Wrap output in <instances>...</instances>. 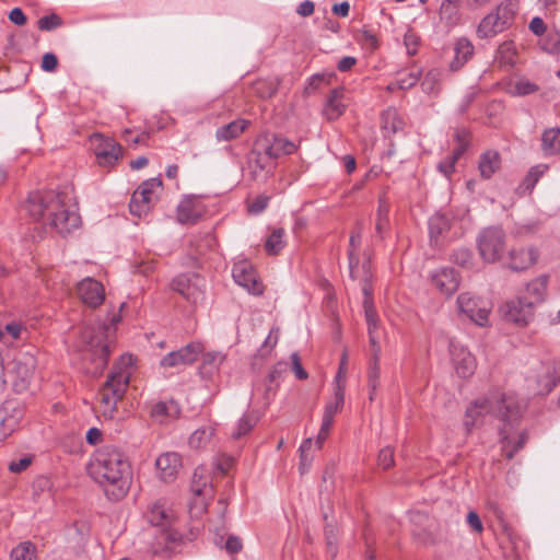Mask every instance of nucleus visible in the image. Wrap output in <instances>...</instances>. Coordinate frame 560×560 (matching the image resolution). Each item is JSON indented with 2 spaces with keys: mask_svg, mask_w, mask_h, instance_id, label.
Here are the masks:
<instances>
[{
  "mask_svg": "<svg viewBox=\"0 0 560 560\" xmlns=\"http://www.w3.org/2000/svg\"><path fill=\"white\" fill-rule=\"evenodd\" d=\"M527 387L536 395H548L558 383L555 376V368L540 363L534 374L526 377Z\"/></svg>",
  "mask_w": 560,
  "mask_h": 560,
  "instance_id": "12",
  "label": "nucleus"
},
{
  "mask_svg": "<svg viewBox=\"0 0 560 560\" xmlns=\"http://www.w3.org/2000/svg\"><path fill=\"white\" fill-rule=\"evenodd\" d=\"M199 374L202 378L210 380L219 372L221 364L225 361L226 355L220 351H202Z\"/></svg>",
  "mask_w": 560,
  "mask_h": 560,
  "instance_id": "24",
  "label": "nucleus"
},
{
  "mask_svg": "<svg viewBox=\"0 0 560 560\" xmlns=\"http://www.w3.org/2000/svg\"><path fill=\"white\" fill-rule=\"evenodd\" d=\"M422 74L421 70L412 71L409 73H399L397 79V88L399 90H408L413 88Z\"/></svg>",
  "mask_w": 560,
  "mask_h": 560,
  "instance_id": "47",
  "label": "nucleus"
},
{
  "mask_svg": "<svg viewBox=\"0 0 560 560\" xmlns=\"http://www.w3.org/2000/svg\"><path fill=\"white\" fill-rule=\"evenodd\" d=\"M202 351L203 346L200 342L194 341L164 355L160 364L162 368H178L191 364L197 361Z\"/></svg>",
  "mask_w": 560,
  "mask_h": 560,
  "instance_id": "15",
  "label": "nucleus"
},
{
  "mask_svg": "<svg viewBox=\"0 0 560 560\" xmlns=\"http://www.w3.org/2000/svg\"><path fill=\"white\" fill-rule=\"evenodd\" d=\"M249 126L250 121L247 119H235L226 125L219 127L215 131V138L220 142L237 139Z\"/></svg>",
  "mask_w": 560,
  "mask_h": 560,
  "instance_id": "27",
  "label": "nucleus"
},
{
  "mask_svg": "<svg viewBox=\"0 0 560 560\" xmlns=\"http://www.w3.org/2000/svg\"><path fill=\"white\" fill-rule=\"evenodd\" d=\"M35 368L36 360L30 353L22 354L19 359H16L14 372L21 381L20 385L22 388H25L27 386L30 380L33 377L35 373Z\"/></svg>",
  "mask_w": 560,
  "mask_h": 560,
  "instance_id": "28",
  "label": "nucleus"
},
{
  "mask_svg": "<svg viewBox=\"0 0 560 560\" xmlns=\"http://www.w3.org/2000/svg\"><path fill=\"white\" fill-rule=\"evenodd\" d=\"M120 319L119 314H114L109 319V325L89 326L83 331V339L94 350L102 366L106 365L110 353L109 336L115 331V325Z\"/></svg>",
  "mask_w": 560,
  "mask_h": 560,
  "instance_id": "8",
  "label": "nucleus"
},
{
  "mask_svg": "<svg viewBox=\"0 0 560 560\" xmlns=\"http://www.w3.org/2000/svg\"><path fill=\"white\" fill-rule=\"evenodd\" d=\"M441 72L438 69H431L427 72L421 82L422 91L427 94H438L441 90Z\"/></svg>",
  "mask_w": 560,
  "mask_h": 560,
  "instance_id": "41",
  "label": "nucleus"
},
{
  "mask_svg": "<svg viewBox=\"0 0 560 560\" xmlns=\"http://www.w3.org/2000/svg\"><path fill=\"white\" fill-rule=\"evenodd\" d=\"M380 375H381L380 360L371 359L369 373H368V377H369L368 385H369V388L372 389V392H375L378 387Z\"/></svg>",
  "mask_w": 560,
  "mask_h": 560,
  "instance_id": "50",
  "label": "nucleus"
},
{
  "mask_svg": "<svg viewBox=\"0 0 560 560\" xmlns=\"http://www.w3.org/2000/svg\"><path fill=\"white\" fill-rule=\"evenodd\" d=\"M539 90L538 85L530 82L527 79H521L516 81L512 86V94L517 96H524L533 94Z\"/></svg>",
  "mask_w": 560,
  "mask_h": 560,
  "instance_id": "48",
  "label": "nucleus"
},
{
  "mask_svg": "<svg viewBox=\"0 0 560 560\" xmlns=\"http://www.w3.org/2000/svg\"><path fill=\"white\" fill-rule=\"evenodd\" d=\"M248 166L255 178L260 176L262 173H270L276 167V162L260 150L259 144L255 141L254 147L248 153L247 158Z\"/></svg>",
  "mask_w": 560,
  "mask_h": 560,
  "instance_id": "20",
  "label": "nucleus"
},
{
  "mask_svg": "<svg viewBox=\"0 0 560 560\" xmlns=\"http://www.w3.org/2000/svg\"><path fill=\"white\" fill-rule=\"evenodd\" d=\"M35 549L31 541H24L11 551L10 558L11 560H33L35 558Z\"/></svg>",
  "mask_w": 560,
  "mask_h": 560,
  "instance_id": "45",
  "label": "nucleus"
},
{
  "mask_svg": "<svg viewBox=\"0 0 560 560\" xmlns=\"http://www.w3.org/2000/svg\"><path fill=\"white\" fill-rule=\"evenodd\" d=\"M477 249L485 262H495L505 252L506 235L500 226L482 229L476 238Z\"/></svg>",
  "mask_w": 560,
  "mask_h": 560,
  "instance_id": "7",
  "label": "nucleus"
},
{
  "mask_svg": "<svg viewBox=\"0 0 560 560\" xmlns=\"http://www.w3.org/2000/svg\"><path fill=\"white\" fill-rule=\"evenodd\" d=\"M450 352L458 376L463 378L471 376L476 369V360L472 354L453 340L450 342Z\"/></svg>",
  "mask_w": 560,
  "mask_h": 560,
  "instance_id": "17",
  "label": "nucleus"
},
{
  "mask_svg": "<svg viewBox=\"0 0 560 560\" xmlns=\"http://www.w3.org/2000/svg\"><path fill=\"white\" fill-rule=\"evenodd\" d=\"M325 538L329 552L332 556L336 555V542H337V528L335 525L327 523L325 525Z\"/></svg>",
  "mask_w": 560,
  "mask_h": 560,
  "instance_id": "54",
  "label": "nucleus"
},
{
  "mask_svg": "<svg viewBox=\"0 0 560 560\" xmlns=\"http://www.w3.org/2000/svg\"><path fill=\"white\" fill-rule=\"evenodd\" d=\"M541 149L546 155L560 152V128L546 129L541 135Z\"/></svg>",
  "mask_w": 560,
  "mask_h": 560,
  "instance_id": "34",
  "label": "nucleus"
},
{
  "mask_svg": "<svg viewBox=\"0 0 560 560\" xmlns=\"http://www.w3.org/2000/svg\"><path fill=\"white\" fill-rule=\"evenodd\" d=\"M280 80L277 78L271 79H258L253 85V92L260 98L272 97L279 89Z\"/></svg>",
  "mask_w": 560,
  "mask_h": 560,
  "instance_id": "35",
  "label": "nucleus"
},
{
  "mask_svg": "<svg viewBox=\"0 0 560 560\" xmlns=\"http://www.w3.org/2000/svg\"><path fill=\"white\" fill-rule=\"evenodd\" d=\"M291 360H292V369H293L295 376L299 380H306L308 376L307 372L303 369V366L301 364V359L296 352L292 353Z\"/></svg>",
  "mask_w": 560,
  "mask_h": 560,
  "instance_id": "59",
  "label": "nucleus"
},
{
  "mask_svg": "<svg viewBox=\"0 0 560 560\" xmlns=\"http://www.w3.org/2000/svg\"><path fill=\"white\" fill-rule=\"evenodd\" d=\"M383 127L392 132H397L404 129L405 121L399 117L395 108H388L383 113Z\"/></svg>",
  "mask_w": 560,
  "mask_h": 560,
  "instance_id": "43",
  "label": "nucleus"
},
{
  "mask_svg": "<svg viewBox=\"0 0 560 560\" xmlns=\"http://www.w3.org/2000/svg\"><path fill=\"white\" fill-rule=\"evenodd\" d=\"M255 141L273 162L284 155L293 154L298 150V144L273 132H262Z\"/></svg>",
  "mask_w": 560,
  "mask_h": 560,
  "instance_id": "10",
  "label": "nucleus"
},
{
  "mask_svg": "<svg viewBox=\"0 0 560 560\" xmlns=\"http://www.w3.org/2000/svg\"><path fill=\"white\" fill-rule=\"evenodd\" d=\"M269 197L265 195H260L255 198V200L248 206V211L253 214H258L262 212L269 202Z\"/></svg>",
  "mask_w": 560,
  "mask_h": 560,
  "instance_id": "56",
  "label": "nucleus"
},
{
  "mask_svg": "<svg viewBox=\"0 0 560 560\" xmlns=\"http://www.w3.org/2000/svg\"><path fill=\"white\" fill-rule=\"evenodd\" d=\"M343 92V88L334 89L330 92L325 108V114L329 120H335L343 114L346 109V105L342 103Z\"/></svg>",
  "mask_w": 560,
  "mask_h": 560,
  "instance_id": "32",
  "label": "nucleus"
},
{
  "mask_svg": "<svg viewBox=\"0 0 560 560\" xmlns=\"http://www.w3.org/2000/svg\"><path fill=\"white\" fill-rule=\"evenodd\" d=\"M416 537L420 544L423 546H435L445 540V537L442 535L439 528L430 529L423 528L416 534Z\"/></svg>",
  "mask_w": 560,
  "mask_h": 560,
  "instance_id": "44",
  "label": "nucleus"
},
{
  "mask_svg": "<svg viewBox=\"0 0 560 560\" xmlns=\"http://www.w3.org/2000/svg\"><path fill=\"white\" fill-rule=\"evenodd\" d=\"M14 415H9V405L0 408V441L9 436L19 425L22 411L14 409Z\"/></svg>",
  "mask_w": 560,
  "mask_h": 560,
  "instance_id": "31",
  "label": "nucleus"
},
{
  "mask_svg": "<svg viewBox=\"0 0 560 560\" xmlns=\"http://www.w3.org/2000/svg\"><path fill=\"white\" fill-rule=\"evenodd\" d=\"M538 252L533 247L513 248L510 252L509 268L513 271H523L535 265Z\"/></svg>",
  "mask_w": 560,
  "mask_h": 560,
  "instance_id": "21",
  "label": "nucleus"
},
{
  "mask_svg": "<svg viewBox=\"0 0 560 560\" xmlns=\"http://www.w3.org/2000/svg\"><path fill=\"white\" fill-rule=\"evenodd\" d=\"M548 170L547 164H538L536 166H533L528 173V175L525 178V184L527 188H533L536 183L539 180V178L546 173Z\"/></svg>",
  "mask_w": 560,
  "mask_h": 560,
  "instance_id": "52",
  "label": "nucleus"
},
{
  "mask_svg": "<svg viewBox=\"0 0 560 560\" xmlns=\"http://www.w3.org/2000/svg\"><path fill=\"white\" fill-rule=\"evenodd\" d=\"M500 154L497 151L488 150L481 154L478 168L481 176L489 179L500 168Z\"/></svg>",
  "mask_w": 560,
  "mask_h": 560,
  "instance_id": "33",
  "label": "nucleus"
},
{
  "mask_svg": "<svg viewBox=\"0 0 560 560\" xmlns=\"http://www.w3.org/2000/svg\"><path fill=\"white\" fill-rule=\"evenodd\" d=\"M234 281L245 288L248 292L260 295L264 292V285L257 277V272L252 264L247 260H242L234 264L232 269Z\"/></svg>",
  "mask_w": 560,
  "mask_h": 560,
  "instance_id": "14",
  "label": "nucleus"
},
{
  "mask_svg": "<svg viewBox=\"0 0 560 560\" xmlns=\"http://www.w3.org/2000/svg\"><path fill=\"white\" fill-rule=\"evenodd\" d=\"M150 413L154 420L164 423L178 418L180 408L174 400L159 401L153 405Z\"/></svg>",
  "mask_w": 560,
  "mask_h": 560,
  "instance_id": "29",
  "label": "nucleus"
},
{
  "mask_svg": "<svg viewBox=\"0 0 560 560\" xmlns=\"http://www.w3.org/2000/svg\"><path fill=\"white\" fill-rule=\"evenodd\" d=\"M364 315L368 325V334L377 335L380 320L375 306H371L369 303H366V310H364Z\"/></svg>",
  "mask_w": 560,
  "mask_h": 560,
  "instance_id": "49",
  "label": "nucleus"
},
{
  "mask_svg": "<svg viewBox=\"0 0 560 560\" xmlns=\"http://www.w3.org/2000/svg\"><path fill=\"white\" fill-rule=\"evenodd\" d=\"M214 435V428L206 425L194 431L189 438V445L195 450L205 448Z\"/></svg>",
  "mask_w": 560,
  "mask_h": 560,
  "instance_id": "36",
  "label": "nucleus"
},
{
  "mask_svg": "<svg viewBox=\"0 0 560 560\" xmlns=\"http://www.w3.org/2000/svg\"><path fill=\"white\" fill-rule=\"evenodd\" d=\"M62 25V19L55 13L44 15L38 20V28L40 31H52Z\"/></svg>",
  "mask_w": 560,
  "mask_h": 560,
  "instance_id": "51",
  "label": "nucleus"
},
{
  "mask_svg": "<svg viewBox=\"0 0 560 560\" xmlns=\"http://www.w3.org/2000/svg\"><path fill=\"white\" fill-rule=\"evenodd\" d=\"M491 413L501 422H508L512 428L521 421L522 408L513 395L492 390L487 396L474 400L466 409L464 427L469 433L480 418Z\"/></svg>",
  "mask_w": 560,
  "mask_h": 560,
  "instance_id": "3",
  "label": "nucleus"
},
{
  "mask_svg": "<svg viewBox=\"0 0 560 560\" xmlns=\"http://www.w3.org/2000/svg\"><path fill=\"white\" fill-rule=\"evenodd\" d=\"M474 46L467 38H458L454 45V58L448 68L452 72L460 70L464 65L472 57Z\"/></svg>",
  "mask_w": 560,
  "mask_h": 560,
  "instance_id": "26",
  "label": "nucleus"
},
{
  "mask_svg": "<svg viewBox=\"0 0 560 560\" xmlns=\"http://www.w3.org/2000/svg\"><path fill=\"white\" fill-rule=\"evenodd\" d=\"M361 40L365 46H368L371 50H375L378 48V39L376 35L370 30L362 31Z\"/></svg>",
  "mask_w": 560,
  "mask_h": 560,
  "instance_id": "60",
  "label": "nucleus"
},
{
  "mask_svg": "<svg viewBox=\"0 0 560 560\" xmlns=\"http://www.w3.org/2000/svg\"><path fill=\"white\" fill-rule=\"evenodd\" d=\"M152 200L153 196L148 194L147 188L140 186L131 197L129 203L130 212L139 218L147 214L151 209Z\"/></svg>",
  "mask_w": 560,
  "mask_h": 560,
  "instance_id": "30",
  "label": "nucleus"
},
{
  "mask_svg": "<svg viewBox=\"0 0 560 560\" xmlns=\"http://www.w3.org/2000/svg\"><path fill=\"white\" fill-rule=\"evenodd\" d=\"M65 195L54 190L33 191L24 209L36 221H44L59 234L66 235L80 225V217L65 205Z\"/></svg>",
  "mask_w": 560,
  "mask_h": 560,
  "instance_id": "2",
  "label": "nucleus"
},
{
  "mask_svg": "<svg viewBox=\"0 0 560 560\" xmlns=\"http://www.w3.org/2000/svg\"><path fill=\"white\" fill-rule=\"evenodd\" d=\"M498 60L501 66L515 63V50L512 42H504L498 48Z\"/></svg>",
  "mask_w": 560,
  "mask_h": 560,
  "instance_id": "46",
  "label": "nucleus"
},
{
  "mask_svg": "<svg viewBox=\"0 0 560 560\" xmlns=\"http://www.w3.org/2000/svg\"><path fill=\"white\" fill-rule=\"evenodd\" d=\"M518 424L520 422L512 428L508 422H502V427H500L501 450L506 459H512L514 455L524 447L528 440L526 431H521L516 440L512 438Z\"/></svg>",
  "mask_w": 560,
  "mask_h": 560,
  "instance_id": "16",
  "label": "nucleus"
},
{
  "mask_svg": "<svg viewBox=\"0 0 560 560\" xmlns=\"http://www.w3.org/2000/svg\"><path fill=\"white\" fill-rule=\"evenodd\" d=\"M77 291L81 301L90 307H97L104 302V287L101 282L92 278H85L80 281Z\"/></svg>",
  "mask_w": 560,
  "mask_h": 560,
  "instance_id": "18",
  "label": "nucleus"
},
{
  "mask_svg": "<svg viewBox=\"0 0 560 560\" xmlns=\"http://www.w3.org/2000/svg\"><path fill=\"white\" fill-rule=\"evenodd\" d=\"M130 376L131 372L126 366L115 368L108 374L106 382L100 389V401L105 417L113 418L118 402L127 392Z\"/></svg>",
  "mask_w": 560,
  "mask_h": 560,
  "instance_id": "5",
  "label": "nucleus"
},
{
  "mask_svg": "<svg viewBox=\"0 0 560 560\" xmlns=\"http://www.w3.org/2000/svg\"><path fill=\"white\" fill-rule=\"evenodd\" d=\"M467 524L470 529L476 534H481L483 532V524L479 517V515L475 511H469L466 517Z\"/></svg>",
  "mask_w": 560,
  "mask_h": 560,
  "instance_id": "57",
  "label": "nucleus"
},
{
  "mask_svg": "<svg viewBox=\"0 0 560 560\" xmlns=\"http://www.w3.org/2000/svg\"><path fill=\"white\" fill-rule=\"evenodd\" d=\"M527 290L528 292L533 293L536 295V300L537 301H541L542 300V294L546 290V281L545 280H535V281H532L528 285H527Z\"/></svg>",
  "mask_w": 560,
  "mask_h": 560,
  "instance_id": "58",
  "label": "nucleus"
},
{
  "mask_svg": "<svg viewBox=\"0 0 560 560\" xmlns=\"http://www.w3.org/2000/svg\"><path fill=\"white\" fill-rule=\"evenodd\" d=\"M453 259L457 265L468 267L471 265L472 254L469 249L460 248L453 254Z\"/></svg>",
  "mask_w": 560,
  "mask_h": 560,
  "instance_id": "55",
  "label": "nucleus"
},
{
  "mask_svg": "<svg viewBox=\"0 0 560 560\" xmlns=\"http://www.w3.org/2000/svg\"><path fill=\"white\" fill-rule=\"evenodd\" d=\"M432 284L441 293L451 295L458 289L459 281L454 269L444 268L433 275Z\"/></svg>",
  "mask_w": 560,
  "mask_h": 560,
  "instance_id": "25",
  "label": "nucleus"
},
{
  "mask_svg": "<svg viewBox=\"0 0 560 560\" xmlns=\"http://www.w3.org/2000/svg\"><path fill=\"white\" fill-rule=\"evenodd\" d=\"M258 417L254 412L245 413L238 421L236 430L232 433V438L237 440L246 435L257 424Z\"/></svg>",
  "mask_w": 560,
  "mask_h": 560,
  "instance_id": "42",
  "label": "nucleus"
},
{
  "mask_svg": "<svg viewBox=\"0 0 560 560\" xmlns=\"http://www.w3.org/2000/svg\"><path fill=\"white\" fill-rule=\"evenodd\" d=\"M203 214L202 205L195 198H185L177 207V220L182 224H194Z\"/></svg>",
  "mask_w": 560,
  "mask_h": 560,
  "instance_id": "23",
  "label": "nucleus"
},
{
  "mask_svg": "<svg viewBox=\"0 0 560 560\" xmlns=\"http://www.w3.org/2000/svg\"><path fill=\"white\" fill-rule=\"evenodd\" d=\"M284 230L282 228L275 229L265 243V249L268 255L279 254L285 246Z\"/></svg>",
  "mask_w": 560,
  "mask_h": 560,
  "instance_id": "37",
  "label": "nucleus"
},
{
  "mask_svg": "<svg viewBox=\"0 0 560 560\" xmlns=\"http://www.w3.org/2000/svg\"><path fill=\"white\" fill-rule=\"evenodd\" d=\"M145 518L153 527H156L153 534L156 536V541L150 548V552L153 555L166 549L170 542L182 539V534L173 528L174 515L165 506V502L159 500L152 503L145 512Z\"/></svg>",
  "mask_w": 560,
  "mask_h": 560,
  "instance_id": "4",
  "label": "nucleus"
},
{
  "mask_svg": "<svg viewBox=\"0 0 560 560\" xmlns=\"http://www.w3.org/2000/svg\"><path fill=\"white\" fill-rule=\"evenodd\" d=\"M172 289L188 302L196 304L203 300L206 280L197 273L179 275L173 279Z\"/></svg>",
  "mask_w": 560,
  "mask_h": 560,
  "instance_id": "9",
  "label": "nucleus"
},
{
  "mask_svg": "<svg viewBox=\"0 0 560 560\" xmlns=\"http://www.w3.org/2000/svg\"><path fill=\"white\" fill-rule=\"evenodd\" d=\"M243 544L242 540L234 535H230L225 542V549L229 553H237L242 550Z\"/></svg>",
  "mask_w": 560,
  "mask_h": 560,
  "instance_id": "61",
  "label": "nucleus"
},
{
  "mask_svg": "<svg viewBox=\"0 0 560 560\" xmlns=\"http://www.w3.org/2000/svg\"><path fill=\"white\" fill-rule=\"evenodd\" d=\"M457 306L460 314L479 326L488 322L490 307L483 300L472 296L470 293H462L457 298Z\"/></svg>",
  "mask_w": 560,
  "mask_h": 560,
  "instance_id": "11",
  "label": "nucleus"
},
{
  "mask_svg": "<svg viewBox=\"0 0 560 560\" xmlns=\"http://www.w3.org/2000/svg\"><path fill=\"white\" fill-rule=\"evenodd\" d=\"M122 155L121 145L110 138H101L96 147V158L101 165H113Z\"/></svg>",
  "mask_w": 560,
  "mask_h": 560,
  "instance_id": "22",
  "label": "nucleus"
},
{
  "mask_svg": "<svg viewBox=\"0 0 560 560\" xmlns=\"http://www.w3.org/2000/svg\"><path fill=\"white\" fill-rule=\"evenodd\" d=\"M88 472L114 500L124 498L129 489L130 464L116 446L106 445L95 451L88 465Z\"/></svg>",
  "mask_w": 560,
  "mask_h": 560,
  "instance_id": "1",
  "label": "nucleus"
},
{
  "mask_svg": "<svg viewBox=\"0 0 560 560\" xmlns=\"http://www.w3.org/2000/svg\"><path fill=\"white\" fill-rule=\"evenodd\" d=\"M378 466L384 470L394 466V450L390 446L382 448L377 456Z\"/></svg>",
  "mask_w": 560,
  "mask_h": 560,
  "instance_id": "53",
  "label": "nucleus"
},
{
  "mask_svg": "<svg viewBox=\"0 0 560 560\" xmlns=\"http://www.w3.org/2000/svg\"><path fill=\"white\" fill-rule=\"evenodd\" d=\"M155 466L161 480L173 481L182 467L180 456L175 452L164 453L156 458Z\"/></svg>",
  "mask_w": 560,
  "mask_h": 560,
  "instance_id": "19",
  "label": "nucleus"
},
{
  "mask_svg": "<svg viewBox=\"0 0 560 560\" xmlns=\"http://www.w3.org/2000/svg\"><path fill=\"white\" fill-rule=\"evenodd\" d=\"M57 66H58V59L54 54L47 52L43 56V59H42L43 70L51 72V71L56 70Z\"/></svg>",
  "mask_w": 560,
  "mask_h": 560,
  "instance_id": "62",
  "label": "nucleus"
},
{
  "mask_svg": "<svg viewBox=\"0 0 560 560\" xmlns=\"http://www.w3.org/2000/svg\"><path fill=\"white\" fill-rule=\"evenodd\" d=\"M200 479H201V477L198 475V471L196 470L194 472V478H192V482H191V491L196 497L194 504L195 505L199 504L201 510H205L206 504L203 502L202 497L211 493L212 489L207 487V480L201 481Z\"/></svg>",
  "mask_w": 560,
  "mask_h": 560,
  "instance_id": "38",
  "label": "nucleus"
},
{
  "mask_svg": "<svg viewBox=\"0 0 560 560\" xmlns=\"http://www.w3.org/2000/svg\"><path fill=\"white\" fill-rule=\"evenodd\" d=\"M404 43H405V46L407 48L408 55L412 56V55L417 54V49H418V45H419V39H418V37L416 35H413V34H406L405 37H404Z\"/></svg>",
  "mask_w": 560,
  "mask_h": 560,
  "instance_id": "63",
  "label": "nucleus"
},
{
  "mask_svg": "<svg viewBox=\"0 0 560 560\" xmlns=\"http://www.w3.org/2000/svg\"><path fill=\"white\" fill-rule=\"evenodd\" d=\"M361 244V231L358 230L357 232H353L349 240V269H350V276L352 279L355 278L354 276V269L359 265V256L357 254L359 247Z\"/></svg>",
  "mask_w": 560,
  "mask_h": 560,
  "instance_id": "39",
  "label": "nucleus"
},
{
  "mask_svg": "<svg viewBox=\"0 0 560 560\" xmlns=\"http://www.w3.org/2000/svg\"><path fill=\"white\" fill-rule=\"evenodd\" d=\"M501 312L508 322L525 326L534 316V303L526 298H516L508 301Z\"/></svg>",
  "mask_w": 560,
  "mask_h": 560,
  "instance_id": "13",
  "label": "nucleus"
},
{
  "mask_svg": "<svg viewBox=\"0 0 560 560\" xmlns=\"http://www.w3.org/2000/svg\"><path fill=\"white\" fill-rule=\"evenodd\" d=\"M9 20L16 25H24L27 21L26 15L20 8H14L10 11Z\"/></svg>",
  "mask_w": 560,
  "mask_h": 560,
  "instance_id": "64",
  "label": "nucleus"
},
{
  "mask_svg": "<svg viewBox=\"0 0 560 560\" xmlns=\"http://www.w3.org/2000/svg\"><path fill=\"white\" fill-rule=\"evenodd\" d=\"M345 402V387L337 382L335 388V400L328 402L325 407L324 416L325 418L334 420L336 413H338L343 406Z\"/></svg>",
  "mask_w": 560,
  "mask_h": 560,
  "instance_id": "40",
  "label": "nucleus"
},
{
  "mask_svg": "<svg viewBox=\"0 0 560 560\" xmlns=\"http://www.w3.org/2000/svg\"><path fill=\"white\" fill-rule=\"evenodd\" d=\"M517 9L515 0L501 2L494 11L481 20L477 27V36L481 39L492 38L505 31L513 23Z\"/></svg>",
  "mask_w": 560,
  "mask_h": 560,
  "instance_id": "6",
  "label": "nucleus"
}]
</instances>
